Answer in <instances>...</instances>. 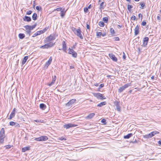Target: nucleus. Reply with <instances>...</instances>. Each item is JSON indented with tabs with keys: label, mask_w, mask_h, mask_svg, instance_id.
<instances>
[{
	"label": "nucleus",
	"mask_w": 161,
	"mask_h": 161,
	"mask_svg": "<svg viewBox=\"0 0 161 161\" xmlns=\"http://www.w3.org/2000/svg\"><path fill=\"white\" fill-rule=\"evenodd\" d=\"M138 16L140 18V17H141L142 18V15L141 14H139L138 15Z\"/></svg>",
	"instance_id": "0e129e2a"
},
{
	"label": "nucleus",
	"mask_w": 161,
	"mask_h": 161,
	"mask_svg": "<svg viewBox=\"0 0 161 161\" xmlns=\"http://www.w3.org/2000/svg\"><path fill=\"white\" fill-rule=\"evenodd\" d=\"M153 132L154 133V135L155 134H158L159 133V132L157 131H153Z\"/></svg>",
	"instance_id": "680f3d73"
},
{
	"label": "nucleus",
	"mask_w": 161,
	"mask_h": 161,
	"mask_svg": "<svg viewBox=\"0 0 161 161\" xmlns=\"http://www.w3.org/2000/svg\"><path fill=\"white\" fill-rule=\"evenodd\" d=\"M48 139V138L46 136H42L40 137L35 138V140L37 141H46Z\"/></svg>",
	"instance_id": "7ed1b4c3"
},
{
	"label": "nucleus",
	"mask_w": 161,
	"mask_h": 161,
	"mask_svg": "<svg viewBox=\"0 0 161 161\" xmlns=\"http://www.w3.org/2000/svg\"><path fill=\"white\" fill-rule=\"evenodd\" d=\"M24 27L25 28L26 30V33L27 34H28L29 36L31 35V30L29 28V29H27V27H26V25L24 26Z\"/></svg>",
	"instance_id": "aec40b11"
},
{
	"label": "nucleus",
	"mask_w": 161,
	"mask_h": 161,
	"mask_svg": "<svg viewBox=\"0 0 161 161\" xmlns=\"http://www.w3.org/2000/svg\"><path fill=\"white\" fill-rule=\"evenodd\" d=\"M56 36L55 34H51L49 36L45 38V42H48L50 41L53 40L55 39Z\"/></svg>",
	"instance_id": "f257e3e1"
},
{
	"label": "nucleus",
	"mask_w": 161,
	"mask_h": 161,
	"mask_svg": "<svg viewBox=\"0 0 161 161\" xmlns=\"http://www.w3.org/2000/svg\"><path fill=\"white\" fill-rule=\"evenodd\" d=\"M59 139L60 140L62 141V140H66V138H65L63 137H60L59 138Z\"/></svg>",
	"instance_id": "3c124183"
},
{
	"label": "nucleus",
	"mask_w": 161,
	"mask_h": 161,
	"mask_svg": "<svg viewBox=\"0 0 161 161\" xmlns=\"http://www.w3.org/2000/svg\"><path fill=\"white\" fill-rule=\"evenodd\" d=\"M41 8H42L40 7L39 6H37L36 7V9L39 11H40L41 9Z\"/></svg>",
	"instance_id": "09e8293b"
},
{
	"label": "nucleus",
	"mask_w": 161,
	"mask_h": 161,
	"mask_svg": "<svg viewBox=\"0 0 161 161\" xmlns=\"http://www.w3.org/2000/svg\"><path fill=\"white\" fill-rule=\"evenodd\" d=\"M69 50L68 53L69 54H72V56L74 58H76L77 56V53L73 49L69 48Z\"/></svg>",
	"instance_id": "0eeeda50"
},
{
	"label": "nucleus",
	"mask_w": 161,
	"mask_h": 161,
	"mask_svg": "<svg viewBox=\"0 0 161 161\" xmlns=\"http://www.w3.org/2000/svg\"><path fill=\"white\" fill-rule=\"evenodd\" d=\"M114 40L115 41H119V38L118 37H114Z\"/></svg>",
	"instance_id": "4d7b16f0"
},
{
	"label": "nucleus",
	"mask_w": 161,
	"mask_h": 161,
	"mask_svg": "<svg viewBox=\"0 0 161 161\" xmlns=\"http://www.w3.org/2000/svg\"><path fill=\"white\" fill-rule=\"evenodd\" d=\"M110 32L111 35H112L113 36L115 35V32L114 31V30L113 28H110Z\"/></svg>",
	"instance_id": "c756f323"
},
{
	"label": "nucleus",
	"mask_w": 161,
	"mask_h": 161,
	"mask_svg": "<svg viewBox=\"0 0 161 161\" xmlns=\"http://www.w3.org/2000/svg\"><path fill=\"white\" fill-rule=\"evenodd\" d=\"M56 79V75H54L51 82L50 83L48 84V85L49 86H51L52 85H53Z\"/></svg>",
	"instance_id": "4468645a"
},
{
	"label": "nucleus",
	"mask_w": 161,
	"mask_h": 161,
	"mask_svg": "<svg viewBox=\"0 0 161 161\" xmlns=\"http://www.w3.org/2000/svg\"><path fill=\"white\" fill-rule=\"evenodd\" d=\"M77 126V125H75L74 124L69 123L68 124H65L64 126V127L66 128V129H68L70 128L73 127H75Z\"/></svg>",
	"instance_id": "423d86ee"
},
{
	"label": "nucleus",
	"mask_w": 161,
	"mask_h": 161,
	"mask_svg": "<svg viewBox=\"0 0 161 161\" xmlns=\"http://www.w3.org/2000/svg\"><path fill=\"white\" fill-rule=\"evenodd\" d=\"M95 114L94 113H91L86 117V118L90 119H92L95 116Z\"/></svg>",
	"instance_id": "5701e85b"
},
{
	"label": "nucleus",
	"mask_w": 161,
	"mask_h": 161,
	"mask_svg": "<svg viewBox=\"0 0 161 161\" xmlns=\"http://www.w3.org/2000/svg\"><path fill=\"white\" fill-rule=\"evenodd\" d=\"M88 8H84V11L85 13H87L88 11Z\"/></svg>",
	"instance_id": "5fc2aeb1"
},
{
	"label": "nucleus",
	"mask_w": 161,
	"mask_h": 161,
	"mask_svg": "<svg viewBox=\"0 0 161 161\" xmlns=\"http://www.w3.org/2000/svg\"><path fill=\"white\" fill-rule=\"evenodd\" d=\"M158 143L159 144L161 145V140L159 141Z\"/></svg>",
	"instance_id": "774afa93"
},
{
	"label": "nucleus",
	"mask_w": 161,
	"mask_h": 161,
	"mask_svg": "<svg viewBox=\"0 0 161 161\" xmlns=\"http://www.w3.org/2000/svg\"><path fill=\"white\" fill-rule=\"evenodd\" d=\"M41 48H48V47L47 46V44H46L45 45H44L43 46H42L41 47H40Z\"/></svg>",
	"instance_id": "4c0bfd02"
},
{
	"label": "nucleus",
	"mask_w": 161,
	"mask_h": 161,
	"mask_svg": "<svg viewBox=\"0 0 161 161\" xmlns=\"http://www.w3.org/2000/svg\"><path fill=\"white\" fill-rule=\"evenodd\" d=\"M37 24L36 23L34 25L32 26H30L28 25H26V27H27V29H29V28L31 30L34 29L36 26Z\"/></svg>",
	"instance_id": "412c9836"
},
{
	"label": "nucleus",
	"mask_w": 161,
	"mask_h": 161,
	"mask_svg": "<svg viewBox=\"0 0 161 161\" xmlns=\"http://www.w3.org/2000/svg\"><path fill=\"white\" fill-rule=\"evenodd\" d=\"M115 106L116 107V108L117 111H120V102H117L116 103Z\"/></svg>",
	"instance_id": "6ab92c4d"
},
{
	"label": "nucleus",
	"mask_w": 161,
	"mask_h": 161,
	"mask_svg": "<svg viewBox=\"0 0 161 161\" xmlns=\"http://www.w3.org/2000/svg\"><path fill=\"white\" fill-rule=\"evenodd\" d=\"M23 20L25 21L30 22L31 21V18L30 17L25 16L23 18Z\"/></svg>",
	"instance_id": "dca6fc26"
},
{
	"label": "nucleus",
	"mask_w": 161,
	"mask_h": 161,
	"mask_svg": "<svg viewBox=\"0 0 161 161\" xmlns=\"http://www.w3.org/2000/svg\"><path fill=\"white\" fill-rule=\"evenodd\" d=\"M86 28L88 29H90V26L88 24H86Z\"/></svg>",
	"instance_id": "e2e57ef3"
},
{
	"label": "nucleus",
	"mask_w": 161,
	"mask_h": 161,
	"mask_svg": "<svg viewBox=\"0 0 161 161\" xmlns=\"http://www.w3.org/2000/svg\"><path fill=\"white\" fill-rule=\"evenodd\" d=\"M72 30L73 31L74 33L75 34V33L76 32V31L77 30V29L76 28H74V27H72Z\"/></svg>",
	"instance_id": "a18cd8bd"
},
{
	"label": "nucleus",
	"mask_w": 161,
	"mask_h": 161,
	"mask_svg": "<svg viewBox=\"0 0 161 161\" xmlns=\"http://www.w3.org/2000/svg\"><path fill=\"white\" fill-rule=\"evenodd\" d=\"M103 20L104 22L107 23L108 21V18L107 17H103Z\"/></svg>",
	"instance_id": "c9c22d12"
},
{
	"label": "nucleus",
	"mask_w": 161,
	"mask_h": 161,
	"mask_svg": "<svg viewBox=\"0 0 161 161\" xmlns=\"http://www.w3.org/2000/svg\"><path fill=\"white\" fill-rule=\"evenodd\" d=\"M106 120L105 119H102L101 121V122L102 123H103L104 125H106Z\"/></svg>",
	"instance_id": "58836bf2"
},
{
	"label": "nucleus",
	"mask_w": 161,
	"mask_h": 161,
	"mask_svg": "<svg viewBox=\"0 0 161 161\" xmlns=\"http://www.w3.org/2000/svg\"><path fill=\"white\" fill-rule=\"evenodd\" d=\"M25 36L24 34L22 33H20L19 35V37L20 39H23Z\"/></svg>",
	"instance_id": "72a5a7b5"
},
{
	"label": "nucleus",
	"mask_w": 161,
	"mask_h": 161,
	"mask_svg": "<svg viewBox=\"0 0 161 161\" xmlns=\"http://www.w3.org/2000/svg\"><path fill=\"white\" fill-rule=\"evenodd\" d=\"M30 149V147H23L22 149V151L23 152H25V151L29 150Z\"/></svg>",
	"instance_id": "393cba45"
},
{
	"label": "nucleus",
	"mask_w": 161,
	"mask_h": 161,
	"mask_svg": "<svg viewBox=\"0 0 161 161\" xmlns=\"http://www.w3.org/2000/svg\"><path fill=\"white\" fill-rule=\"evenodd\" d=\"M81 31L80 28V27H79L77 29V30L75 33V34L76 35L79 37L81 39H83V37L81 34Z\"/></svg>",
	"instance_id": "39448f33"
},
{
	"label": "nucleus",
	"mask_w": 161,
	"mask_h": 161,
	"mask_svg": "<svg viewBox=\"0 0 161 161\" xmlns=\"http://www.w3.org/2000/svg\"><path fill=\"white\" fill-rule=\"evenodd\" d=\"M28 58V56H26L24 57V58L22 60V65H23L24 64H25V63H26V61L27 60Z\"/></svg>",
	"instance_id": "bb28decb"
},
{
	"label": "nucleus",
	"mask_w": 161,
	"mask_h": 161,
	"mask_svg": "<svg viewBox=\"0 0 161 161\" xmlns=\"http://www.w3.org/2000/svg\"><path fill=\"white\" fill-rule=\"evenodd\" d=\"M98 25L100 26V27H103L104 25V22L103 21H99V22Z\"/></svg>",
	"instance_id": "e433bc0d"
},
{
	"label": "nucleus",
	"mask_w": 161,
	"mask_h": 161,
	"mask_svg": "<svg viewBox=\"0 0 161 161\" xmlns=\"http://www.w3.org/2000/svg\"><path fill=\"white\" fill-rule=\"evenodd\" d=\"M126 58V56L125 53H123V58L124 60H125V59Z\"/></svg>",
	"instance_id": "052dcab7"
},
{
	"label": "nucleus",
	"mask_w": 161,
	"mask_h": 161,
	"mask_svg": "<svg viewBox=\"0 0 161 161\" xmlns=\"http://www.w3.org/2000/svg\"><path fill=\"white\" fill-rule=\"evenodd\" d=\"M62 10V8H57L56 9H55V10H56L57 11H61Z\"/></svg>",
	"instance_id": "13d9d810"
},
{
	"label": "nucleus",
	"mask_w": 161,
	"mask_h": 161,
	"mask_svg": "<svg viewBox=\"0 0 161 161\" xmlns=\"http://www.w3.org/2000/svg\"><path fill=\"white\" fill-rule=\"evenodd\" d=\"M5 147H6V148L8 149V148H10L11 147V146L10 145H8L5 146Z\"/></svg>",
	"instance_id": "bf43d9fd"
},
{
	"label": "nucleus",
	"mask_w": 161,
	"mask_h": 161,
	"mask_svg": "<svg viewBox=\"0 0 161 161\" xmlns=\"http://www.w3.org/2000/svg\"><path fill=\"white\" fill-rule=\"evenodd\" d=\"M40 35V32L39 31H37L32 36V37H35L36 36H37L38 35Z\"/></svg>",
	"instance_id": "f704fd0d"
},
{
	"label": "nucleus",
	"mask_w": 161,
	"mask_h": 161,
	"mask_svg": "<svg viewBox=\"0 0 161 161\" xmlns=\"http://www.w3.org/2000/svg\"><path fill=\"white\" fill-rule=\"evenodd\" d=\"M94 96L98 99L100 100L105 99L106 98L105 97L103 96L102 95L99 93H95Z\"/></svg>",
	"instance_id": "20e7f679"
},
{
	"label": "nucleus",
	"mask_w": 161,
	"mask_h": 161,
	"mask_svg": "<svg viewBox=\"0 0 161 161\" xmlns=\"http://www.w3.org/2000/svg\"><path fill=\"white\" fill-rule=\"evenodd\" d=\"M104 86V84H100L99 86V88L100 89L102 88V87H103Z\"/></svg>",
	"instance_id": "8fccbe9b"
},
{
	"label": "nucleus",
	"mask_w": 161,
	"mask_h": 161,
	"mask_svg": "<svg viewBox=\"0 0 161 161\" xmlns=\"http://www.w3.org/2000/svg\"><path fill=\"white\" fill-rule=\"evenodd\" d=\"M130 86V83H127L125 84L124 86L120 87L118 90V92L121 93L123 92L125 88H127L128 87Z\"/></svg>",
	"instance_id": "f03ea898"
},
{
	"label": "nucleus",
	"mask_w": 161,
	"mask_h": 161,
	"mask_svg": "<svg viewBox=\"0 0 161 161\" xmlns=\"http://www.w3.org/2000/svg\"><path fill=\"white\" fill-rule=\"evenodd\" d=\"M66 12L64 11V9L62 10L61 11V16L63 18Z\"/></svg>",
	"instance_id": "7c9ffc66"
},
{
	"label": "nucleus",
	"mask_w": 161,
	"mask_h": 161,
	"mask_svg": "<svg viewBox=\"0 0 161 161\" xmlns=\"http://www.w3.org/2000/svg\"><path fill=\"white\" fill-rule=\"evenodd\" d=\"M91 7H92V5H91V4H90V5L88 6V8H88V9H89V8H91Z\"/></svg>",
	"instance_id": "69168bd1"
},
{
	"label": "nucleus",
	"mask_w": 161,
	"mask_h": 161,
	"mask_svg": "<svg viewBox=\"0 0 161 161\" xmlns=\"http://www.w3.org/2000/svg\"><path fill=\"white\" fill-rule=\"evenodd\" d=\"M140 5L141 6V7H140L141 8L143 9L145 6V3L143 2L141 3H140Z\"/></svg>",
	"instance_id": "a19ab883"
},
{
	"label": "nucleus",
	"mask_w": 161,
	"mask_h": 161,
	"mask_svg": "<svg viewBox=\"0 0 161 161\" xmlns=\"http://www.w3.org/2000/svg\"><path fill=\"white\" fill-rule=\"evenodd\" d=\"M4 137H3L0 136V142L1 143H3L4 141Z\"/></svg>",
	"instance_id": "ea45409f"
},
{
	"label": "nucleus",
	"mask_w": 161,
	"mask_h": 161,
	"mask_svg": "<svg viewBox=\"0 0 161 161\" xmlns=\"http://www.w3.org/2000/svg\"><path fill=\"white\" fill-rule=\"evenodd\" d=\"M34 121L37 123L42 122V120H35Z\"/></svg>",
	"instance_id": "864d4df0"
},
{
	"label": "nucleus",
	"mask_w": 161,
	"mask_h": 161,
	"mask_svg": "<svg viewBox=\"0 0 161 161\" xmlns=\"http://www.w3.org/2000/svg\"><path fill=\"white\" fill-rule=\"evenodd\" d=\"M109 55L110 58L112 59L113 61L115 62L117 61V59L114 55L112 53H110L109 54Z\"/></svg>",
	"instance_id": "f8f14e48"
},
{
	"label": "nucleus",
	"mask_w": 161,
	"mask_h": 161,
	"mask_svg": "<svg viewBox=\"0 0 161 161\" xmlns=\"http://www.w3.org/2000/svg\"><path fill=\"white\" fill-rule=\"evenodd\" d=\"M154 136V133L153 131L148 134L144 136L143 137L145 138H151Z\"/></svg>",
	"instance_id": "ddd939ff"
},
{
	"label": "nucleus",
	"mask_w": 161,
	"mask_h": 161,
	"mask_svg": "<svg viewBox=\"0 0 161 161\" xmlns=\"http://www.w3.org/2000/svg\"><path fill=\"white\" fill-rule=\"evenodd\" d=\"M52 60V57H50L49 58V59L48 60V61H47L46 63H45L44 67L45 68H47L48 67V66L51 63Z\"/></svg>",
	"instance_id": "9d476101"
},
{
	"label": "nucleus",
	"mask_w": 161,
	"mask_h": 161,
	"mask_svg": "<svg viewBox=\"0 0 161 161\" xmlns=\"http://www.w3.org/2000/svg\"><path fill=\"white\" fill-rule=\"evenodd\" d=\"M48 29V27H45L41 31H39L40 33V34L44 33Z\"/></svg>",
	"instance_id": "473e14b6"
},
{
	"label": "nucleus",
	"mask_w": 161,
	"mask_h": 161,
	"mask_svg": "<svg viewBox=\"0 0 161 161\" xmlns=\"http://www.w3.org/2000/svg\"><path fill=\"white\" fill-rule=\"evenodd\" d=\"M157 19L159 20L160 19V17L159 16H158L157 17Z\"/></svg>",
	"instance_id": "338daca9"
},
{
	"label": "nucleus",
	"mask_w": 161,
	"mask_h": 161,
	"mask_svg": "<svg viewBox=\"0 0 161 161\" xmlns=\"http://www.w3.org/2000/svg\"><path fill=\"white\" fill-rule=\"evenodd\" d=\"M133 7L132 6L130 5H127V9L129 10L130 11L131 8H132Z\"/></svg>",
	"instance_id": "79ce46f5"
},
{
	"label": "nucleus",
	"mask_w": 161,
	"mask_h": 161,
	"mask_svg": "<svg viewBox=\"0 0 161 161\" xmlns=\"http://www.w3.org/2000/svg\"><path fill=\"white\" fill-rule=\"evenodd\" d=\"M47 44L48 48H50L53 47L55 43H53L52 42H50L49 43H47Z\"/></svg>",
	"instance_id": "2f4dec72"
},
{
	"label": "nucleus",
	"mask_w": 161,
	"mask_h": 161,
	"mask_svg": "<svg viewBox=\"0 0 161 161\" xmlns=\"http://www.w3.org/2000/svg\"><path fill=\"white\" fill-rule=\"evenodd\" d=\"M37 14L36 13H34L32 16V19L34 20H35L37 19Z\"/></svg>",
	"instance_id": "cd10ccee"
},
{
	"label": "nucleus",
	"mask_w": 161,
	"mask_h": 161,
	"mask_svg": "<svg viewBox=\"0 0 161 161\" xmlns=\"http://www.w3.org/2000/svg\"><path fill=\"white\" fill-rule=\"evenodd\" d=\"M32 11L31 10H29L28 11L26 12V14L27 15H30L32 13Z\"/></svg>",
	"instance_id": "c03bdc74"
},
{
	"label": "nucleus",
	"mask_w": 161,
	"mask_h": 161,
	"mask_svg": "<svg viewBox=\"0 0 161 161\" xmlns=\"http://www.w3.org/2000/svg\"><path fill=\"white\" fill-rule=\"evenodd\" d=\"M39 106L40 108L43 110H45L47 107L46 105L44 103H41Z\"/></svg>",
	"instance_id": "4be33fe9"
},
{
	"label": "nucleus",
	"mask_w": 161,
	"mask_h": 161,
	"mask_svg": "<svg viewBox=\"0 0 161 161\" xmlns=\"http://www.w3.org/2000/svg\"><path fill=\"white\" fill-rule=\"evenodd\" d=\"M76 101V99H72L70 100L66 104V106L67 107H70L72 104L75 103Z\"/></svg>",
	"instance_id": "1a4fd4ad"
},
{
	"label": "nucleus",
	"mask_w": 161,
	"mask_h": 161,
	"mask_svg": "<svg viewBox=\"0 0 161 161\" xmlns=\"http://www.w3.org/2000/svg\"><path fill=\"white\" fill-rule=\"evenodd\" d=\"M4 130L3 128H2L1 129L0 132V136L5 137V133H4Z\"/></svg>",
	"instance_id": "f3484780"
},
{
	"label": "nucleus",
	"mask_w": 161,
	"mask_h": 161,
	"mask_svg": "<svg viewBox=\"0 0 161 161\" xmlns=\"http://www.w3.org/2000/svg\"><path fill=\"white\" fill-rule=\"evenodd\" d=\"M15 123V122H14L13 121H10L9 122V124L11 126H14Z\"/></svg>",
	"instance_id": "37998d69"
},
{
	"label": "nucleus",
	"mask_w": 161,
	"mask_h": 161,
	"mask_svg": "<svg viewBox=\"0 0 161 161\" xmlns=\"http://www.w3.org/2000/svg\"><path fill=\"white\" fill-rule=\"evenodd\" d=\"M16 112V109L15 108H14L12 110V112H11V113L9 118H8V119H12L13 118H14L15 114Z\"/></svg>",
	"instance_id": "6e6552de"
},
{
	"label": "nucleus",
	"mask_w": 161,
	"mask_h": 161,
	"mask_svg": "<svg viewBox=\"0 0 161 161\" xmlns=\"http://www.w3.org/2000/svg\"><path fill=\"white\" fill-rule=\"evenodd\" d=\"M62 47L63 50L65 52H66L67 47L65 42L64 41H63L62 42Z\"/></svg>",
	"instance_id": "2eb2a0df"
},
{
	"label": "nucleus",
	"mask_w": 161,
	"mask_h": 161,
	"mask_svg": "<svg viewBox=\"0 0 161 161\" xmlns=\"http://www.w3.org/2000/svg\"><path fill=\"white\" fill-rule=\"evenodd\" d=\"M131 19L133 20H135L136 19V17L134 15H132L131 18Z\"/></svg>",
	"instance_id": "603ef678"
},
{
	"label": "nucleus",
	"mask_w": 161,
	"mask_h": 161,
	"mask_svg": "<svg viewBox=\"0 0 161 161\" xmlns=\"http://www.w3.org/2000/svg\"><path fill=\"white\" fill-rule=\"evenodd\" d=\"M146 22H145V21H143L142 23V26H145L146 25Z\"/></svg>",
	"instance_id": "6e6d98bb"
},
{
	"label": "nucleus",
	"mask_w": 161,
	"mask_h": 161,
	"mask_svg": "<svg viewBox=\"0 0 161 161\" xmlns=\"http://www.w3.org/2000/svg\"><path fill=\"white\" fill-rule=\"evenodd\" d=\"M106 6V5L104 4V2H103L100 4V8L103 9Z\"/></svg>",
	"instance_id": "b1692460"
},
{
	"label": "nucleus",
	"mask_w": 161,
	"mask_h": 161,
	"mask_svg": "<svg viewBox=\"0 0 161 161\" xmlns=\"http://www.w3.org/2000/svg\"><path fill=\"white\" fill-rule=\"evenodd\" d=\"M148 40L149 38L148 37H145L144 38L143 44L144 47H145L147 45Z\"/></svg>",
	"instance_id": "9b49d317"
},
{
	"label": "nucleus",
	"mask_w": 161,
	"mask_h": 161,
	"mask_svg": "<svg viewBox=\"0 0 161 161\" xmlns=\"http://www.w3.org/2000/svg\"><path fill=\"white\" fill-rule=\"evenodd\" d=\"M133 134L132 133H130L126 136H124V139H129L130 137L132 136Z\"/></svg>",
	"instance_id": "a878e982"
},
{
	"label": "nucleus",
	"mask_w": 161,
	"mask_h": 161,
	"mask_svg": "<svg viewBox=\"0 0 161 161\" xmlns=\"http://www.w3.org/2000/svg\"><path fill=\"white\" fill-rule=\"evenodd\" d=\"M106 104V102H103L100 103L99 104H98L97 106L99 107H101L103 105H105Z\"/></svg>",
	"instance_id": "c85d7f7f"
},
{
	"label": "nucleus",
	"mask_w": 161,
	"mask_h": 161,
	"mask_svg": "<svg viewBox=\"0 0 161 161\" xmlns=\"http://www.w3.org/2000/svg\"><path fill=\"white\" fill-rule=\"evenodd\" d=\"M101 35H102V32H97V36L98 37H100Z\"/></svg>",
	"instance_id": "49530a36"
},
{
	"label": "nucleus",
	"mask_w": 161,
	"mask_h": 161,
	"mask_svg": "<svg viewBox=\"0 0 161 161\" xmlns=\"http://www.w3.org/2000/svg\"><path fill=\"white\" fill-rule=\"evenodd\" d=\"M139 33V27L138 25H137L135 29V35H137Z\"/></svg>",
	"instance_id": "a211bd4d"
},
{
	"label": "nucleus",
	"mask_w": 161,
	"mask_h": 161,
	"mask_svg": "<svg viewBox=\"0 0 161 161\" xmlns=\"http://www.w3.org/2000/svg\"><path fill=\"white\" fill-rule=\"evenodd\" d=\"M14 126L15 127H20V126L18 123L15 122L14 125Z\"/></svg>",
	"instance_id": "de8ad7c7"
}]
</instances>
